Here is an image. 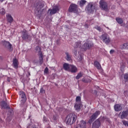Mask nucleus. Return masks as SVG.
Here are the masks:
<instances>
[{
    "label": "nucleus",
    "mask_w": 128,
    "mask_h": 128,
    "mask_svg": "<svg viewBox=\"0 0 128 128\" xmlns=\"http://www.w3.org/2000/svg\"><path fill=\"white\" fill-rule=\"evenodd\" d=\"M78 117L74 114H70L66 116V124L70 126L74 124L76 122Z\"/></svg>",
    "instance_id": "1"
},
{
    "label": "nucleus",
    "mask_w": 128,
    "mask_h": 128,
    "mask_svg": "<svg viewBox=\"0 0 128 128\" xmlns=\"http://www.w3.org/2000/svg\"><path fill=\"white\" fill-rule=\"evenodd\" d=\"M86 10L88 14H94V12L96 10V4L92 2H90L86 6Z\"/></svg>",
    "instance_id": "2"
},
{
    "label": "nucleus",
    "mask_w": 128,
    "mask_h": 128,
    "mask_svg": "<svg viewBox=\"0 0 128 128\" xmlns=\"http://www.w3.org/2000/svg\"><path fill=\"white\" fill-rule=\"evenodd\" d=\"M100 39L106 44H108L110 42V38L106 33H104L100 36Z\"/></svg>",
    "instance_id": "3"
},
{
    "label": "nucleus",
    "mask_w": 128,
    "mask_h": 128,
    "mask_svg": "<svg viewBox=\"0 0 128 128\" xmlns=\"http://www.w3.org/2000/svg\"><path fill=\"white\" fill-rule=\"evenodd\" d=\"M100 8L102 10H104L105 12H108V2L104 0H100L99 2Z\"/></svg>",
    "instance_id": "4"
},
{
    "label": "nucleus",
    "mask_w": 128,
    "mask_h": 128,
    "mask_svg": "<svg viewBox=\"0 0 128 128\" xmlns=\"http://www.w3.org/2000/svg\"><path fill=\"white\" fill-rule=\"evenodd\" d=\"M18 94L20 98H21V104H24L26 102V93L24 91H20Z\"/></svg>",
    "instance_id": "5"
},
{
    "label": "nucleus",
    "mask_w": 128,
    "mask_h": 128,
    "mask_svg": "<svg viewBox=\"0 0 128 128\" xmlns=\"http://www.w3.org/2000/svg\"><path fill=\"white\" fill-rule=\"evenodd\" d=\"M78 5H76V4H70L68 8L69 12H74L76 14H78Z\"/></svg>",
    "instance_id": "6"
},
{
    "label": "nucleus",
    "mask_w": 128,
    "mask_h": 128,
    "mask_svg": "<svg viewBox=\"0 0 128 128\" xmlns=\"http://www.w3.org/2000/svg\"><path fill=\"white\" fill-rule=\"evenodd\" d=\"M39 52L38 54H39V62L40 65L44 62V55L42 54V48L38 46H37L36 47V50H38Z\"/></svg>",
    "instance_id": "7"
},
{
    "label": "nucleus",
    "mask_w": 128,
    "mask_h": 128,
    "mask_svg": "<svg viewBox=\"0 0 128 128\" xmlns=\"http://www.w3.org/2000/svg\"><path fill=\"white\" fill-rule=\"evenodd\" d=\"M100 126H102L100 118H98L92 123V128H100Z\"/></svg>",
    "instance_id": "8"
},
{
    "label": "nucleus",
    "mask_w": 128,
    "mask_h": 128,
    "mask_svg": "<svg viewBox=\"0 0 128 128\" xmlns=\"http://www.w3.org/2000/svg\"><path fill=\"white\" fill-rule=\"evenodd\" d=\"M60 10V8L58 6H54V8L52 9H48V12H50V16H52V14H56V12H58Z\"/></svg>",
    "instance_id": "9"
},
{
    "label": "nucleus",
    "mask_w": 128,
    "mask_h": 128,
    "mask_svg": "<svg viewBox=\"0 0 128 128\" xmlns=\"http://www.w3.org/2000/svg\"><path fill=\"white\" fill-rule=\"evenodd\" d=\"M92 46H94L93 44H88V42H86L82 46V48L84 50H90V48H92Z\"/></svg>",
    "instance_id": "10"
},
{
    "label": "nucleus",
    "mask_w": 128,
    "mask_h": 128,
    "mask_svg": "<svg viewBox=\"0 0 128 128\" xmlns=\"http://www.w3.org/2000/svg\"><path fill=\"white\" fill-rule=\"evenodd\" d=\"M6 19L8 22L10 24H12L14 22V18H12V15L10 14H6Z\"/></svg>",
    "instance_id": "11"
},
{
    "label": "nucleus",
    "mask_w": 128,
    "mask_h": 128,
    "mask_svg": "<svg viewBox=\"0 0 128 128\" xmlns=\"http://www.w3.org/2000/svg\"><path fill=\"white\" fill-rule=\"evenodd\" d=\"M77 128H86V122L84 120L80 122V124L77 126Z\"/></svg>",
    "instance_id": "12"
},
{
    "label": "nucleus",
    "mask_w": 128,
    "mask_h": 128,
    "mask_svg": "<svg viewBox=\"0 0 128 128\" xmlns=\"http://www.w3.org/2000/svg\"><path fill=\"white\" fill-rule=\"evenodd\" d=\"M12 64L14 68H16V70L18 68V60L16 58L13 59Z\"/></svg>",
    "instance_id": "13"
},
{
    "label": "nucleus",
    "mask_w": 128,
    "mask_h": 128,
    "mask_svg": "<svg viewBox=\"0 0 128 128\" xmlns=\"http://www.w3.org/2000/svg\"><path fill=\"white\" fill-rule=\"evenodd\" d=\"M114 110L115 112H120L122 110V104H116L114 106Z\"/></svg>",
    "instance_id": "14"
},
{
    "label": "nucleus",
    "mask_w": 128,
    "mask_h": 128,
    "mask_svg": "<svg viewBox=\"0 0 128 128\" xmlns=\"http://www.w3.org/2000/svg\"><path fill=\"white\" fill-rule=\"evenodd\" d=\"M22 39L24 40H30V36L26 32H24L22 36Z\"/></svg>",
    "instance_id": "15"
},
{
    "label": "nucleus",
    "mask_w": 128,
    "mask_h": 128,
    "mask_svg": "<svg viewBox=\"0 0 128 128\" xmlns=\"http://www.w3.org/2000/svg\"><path fill=\"white\" fill-rule=\"evenodd\" d=\"M128 116V109L122 112V114L120 116V118L122 120H124V118H126Z\"/></svg>",
    "instance_id": "16"
},
{
    "label": "nucleus",
    "mask_w": 128,
    "mask_h": 128,
    "mask_svg": "<svg viewBox=\"0 0 128 128\" xmlns=\"http://www.w3.org/2000/svg\"><path fill=\"white\" fill-rule=\"evenodd\" d=\"M99 114H100V111H96L92 114V116H91L92 118L96 120Z\"/></svg>",
    "instance_id": "17"
},
{
    "label": "nucleus",
    "mask_w": 128,
    "mask_h": 128,
    "mask_svg": "<svg viewBox=\"0 0 128 128\" xmlns=\"http://www.w3.org/2000/svg\"><path fill=\"white\" fill-rule=\"evenodd\" d=\"M70 70L71 72H76L78 68L74 65H70Z\"/></svg>",
    "instance_id": "18"
},
{
    "label": "nucleus",
    "mask_w": 128,
    "mask_h": 128,
    "mask_svg": "<svg viewBox=\"0 0 128 128\" xmlns=\"http://www.w3.org/2000/svg\"><path fill=\"white\" fill-rule=\"evenodd\" d=\"M0 106L2 108H8V104L6 101H2L0 102Z\"/></svg>",
    "instance_id": "19"
},
{
    "label": "nucleus",
    "mask_w": 128,
    "mask_h": 128,
    "mask_svg": "<svg viewBox=\"0 0 128 128\" xmlns=\"http://www.w3.org/2000/svg\"><path fill=\"white\" fill-rule=\"evenodd\" d=\"M94 67L97 68V70H100V68H102V66L98 61H95L94 62Z\"/></svg>",
    "instance_id": "20"
},
{
    "label": "nucleus",
    "mask_w": 128,
    "mask_h": 128,
    "mask_svg": "<svg viewBox=\"0 0 128 128\" xmlns=\"http://www.w3.org/2000/svg\"><path fill=\"white\" fill-rule=\"evenodd\" d=\"M121 50H128V43H124L120 46Z\"/></svg>",
    "instance_id": "21"
},
{
    "label": "nucleus",
    "mask_w": 128,
    "mask_h": 128,
    "mask_svg": "<svg viewBox=\"0 0 128 128\" xmlns=\"http://www.w3.org/2000/svg\"><path fill=\"white\" fill-rule=\"evenodd\" d=\"M63 68L65 70H70V65L68 64L65 63L63 64Z\"/></svg>",
    "instance_id": "22"
},
{
    "label": "nucleus",
    "mask_w": 128,
    "mask_h": 128,
    "mask_svg": "<svg viewBox=\"0 0 128 128\" xmlns=\"http://www.w3.org/2000/svg\"><path fill=\"white\" fill-rule=\"evenodd\" d=\"M6 48H8L10 52H12V45L10 44V42H9Z\"/></svg>",
    "instance_id": "23"
},
{
    "label": "nucleus",
    "mask_w": 128,
    "mask_h": 128,
    "mask_svg": "<svg viewBox=\"0 0 128 128\" xmlns=\"http://www.w3.org/2000/svg\"><path fill=\"white\" fill-rule=\"evenodd\" d=\"M66 60H68V61L70 60H72V56L70 55V54L68 52H66Z\"/></svg>",
    "instance_id": "24"
},
{
    "label": "nucleus",
    "mask_w": 128,
    "mask_h": 128,
    "mask_svg": "<svg viewBox=\"0 0 128 128\" xmlns=\"http://www.w3.org/2000/svg\"><path fill=\"white\" fill-rule=\"evenodd\" d=\"M74 107L76 110H80V104L76 103Z\"/></svg>",
    "instance_id": "25"
},
{
    "label": "nucleus",
    "mask_w": 128,
    "mask_h": 128,
    "mask_svg": "<svg viewBox=\"0 0 128 128\" xmlns=\"http://www.w3.org/2000/svg\"><path fill=\"white\" fill-rule=\"evenodd\" d=\"M82 46V43L80 42H76L75 43L74 48H80Z\"/></svg>",
    "instance_id": "26"
},
{
    "label": "nucleus",
    "mask_w": 128,
    "mask_h": 128,
    "mask_svg": "<svg viewBox=\"0 0 128 128\" xmlns=\"http://www.w3.org/2000/svg\"><path fill=\"white\" fill-rule=\"evenodd\" d=\"M86 0H80V6H84L86 4Z\"/></svg>",
    "instance_id": "27"
},
{
    "label": "nucleus",
    "mask_w": 128,
    "mask_h": 128,
    "mask_svg": "<svg viewBox=\"0 0 128 128\" xmlns=\"http://www.w3.org/2000/svg\"><path fill=\"white\" fill-rule=\"evenodd\" d=\"M116 20L117 22H118V24H122V18H116Z\"/></svg>",
    "instance_id": "28"
},
{
    "label": "nucleus",
    "mask_w": 128,
    "mask_h": 128,
    "mask_svg": "<svg viewBox=\"0 0 128 128\" xmlns=\"http://www.w3.org/2000/svg\"><path fill=\"white\" fill-rule=\"evenodd\" d=\"M82 73L80 72L76 76V80H80V78H82Z\"/></svg>",
    "instance_id": "29"
},
{
    "label": "nucleus",
    "mask_w": 128,
    "mask_h": 128,
    "mask_svg": "<svg viewBox=\"0 0 128 128\" xmlns=\"http://www.w3.org/2000/svg\"><path fill=\"white\" fill-rule=\"evenodd\" d=\"M125 82H128V74H125L124 75Z\"/></svg>",
    "instance_id": "30"
},
{
    "label": "nucleus",
    "mask_w": 128,
    "mask_h": 128,
    "mask_svg": "<svg viewBox=\"0 0 128 128\" xmlns=\"http://www.w3.org/2000/svg\"><path fill=\"white\" fill-rule=\"evenodd\" d=\"M95 28L96 30H98V32H102V28H100V26H97Z\"/></svg>",
    "instance_id": "31"
},
{
    "label": "nucleus",
    "mask_w": 128,
    "mask_h": 128,
    "mask_svg": "<svg viewBox=\"0 0 128 128\" xmlns=\"http://www.w3.org/2000/svg\"><path fill=\"white\" fill-rule=\"evenodd\" d=\"M42 8H44V4H40L38 8H37V10L38 12H40V10Z\"/></svg>",
    "instance_id": "32"
},
{
    "label": "nucleus",
    "mask_w": 128,
    "mask_h": 128,
    "mask_svg": "<svg viewBox=\"0 0 128 128\" xmlns=\"http://www.w3.org/2000/svg\"><path fill=\"white\" fill-rule=\"evenodd\" d=\"M122 122L125 126H128V121H126V120H122Z\"/></svg>",
    "instance_id": "33"
},
{
    "label": "nucleus",
    "mask_w": 128,
    "mask_h": 128,
    "mask_svg": "<svg viewBox=\"0 0 128 128\" xmlns=\"http://www.w3.org/2000/svg\"><path fill=\"white\" fill-rule=\"evenodd\" d=\"M10 44V42L8 41H4V46L6 48L8 46V44Z\"/></svg>",
    "instance_id": "34"
},
{
    "label": "nucleus",
    "mask_w": 128,
    "mask_h": 128,
    "mask_svg": "<svg viewBox=\"0 0 128 128\" xmlns=\"http://www.w3.org/2000/svg\"><path fill=\"white\" fill-rule=\"evenodd\" d=\"M80 100H81L80 96H78L76 97V102H80Z\"/></svg>",
    "instance_id": "35"
},
{
    "label": "nucleus",
    "mask_w": 128,
    "mask_h": 128,
    "mask_svg": "<svg viewBox=\"0 0 128 128\" xmlns=\"http://www.w3.org/2000/svg\"><path fill=\"white\" fill-rule=\"evenodd\" d=\"M94 118L92 119V116H90V119L88 121V124H92V122H94Z\"/></svg>",
    "instance_id": "36"
},
{
    "label": "nucleus",
    "mask_w": 128,
    "mask_h": 128,
    "mask_svg": "<svg viewBox=\"0 0 128 128\" xmlns=\"http://www.w3.org/2000/svg\"><path fill=\"white\" fill-rule=\"evenodd\" d=\"M40 94H44V92H46V90L42 88L40 90Z\"/></svg>",
    "instance_id": "37"
},
{
    "label": "nucleus",
    "mask_w": 128,
    "mask_h": 128,
    "mask_svg": "<svg viewBox=\"0 0 128 128\" xmlns=\"http://www.w3.org/2000/svg\"><path fill=\"white\" fill-rule=\"evenodd\" d=\"M44 72L45 74H48V67H46L44 70Z\"/></svg>",
    "instance_id": "38"
},
{
    "label": "nucleus",
    "mask_w": 128,
    "mask_h": 128,
    "mask_svg": "<svg viewBox=\"0 0 128 128\" xmlns=\"http://www.w3.org/2000/svg\"><path fill=\"white\" fill-rule=\"evenodd\" d=\"M73 52L74 54V56H76L77 54H78V50L76 49H74V50H73Z\"/></svg>",
    "instance_id": "39"
},
{
    "label": "nucleus",
    "mask_w": 128,
    "mask_h": 128,
    "mask_svg": "<svg viewBox=\"0 0 128 128\" xmlns=\"http://www.w3.org/2000/svg\"><path fill=\"white\" fill-rule=\"evenodd\" d=\"M1 14H6V10H4V8L2 9V11L0 12Z\"/></svg>",
    "instance_id": "40"
},
{
    "label": "nucleus",
    "mask_w": 128,
    "mask_h": 128,
    "mask_svg": "<svg viewBox=\"0 0 128 128\" xmlns=\"http://www.w3.org/2000/svg\"><path fill=\"white\" fill-rule=\"evenodd\" d=\"M43 120H44V122H48V118H46V116H44Z\"/></svg>",
    "instance_id": "41"
},
{
    "label": "nucleus",
    "mask_w": 128,
    "mask_h": 128,
    "mask_svg": "<svg viewBox=\"0 0 128 128\" xmlns=\"http://www.w3.org/2000/svg\"><path fill=\"white\" fill-rule=\"evenodd\" d=\"M124 94L125 96H128V91H125L124 92Z\"/></svg>",
    "instance_id": "42"
},
{
    "label": "nucleus",
    "mask_w": 128,
    "mask_h": 128,
    "mask_svg": "<svg viewBox=\"0 0 128 128\" xmlns=\"http://www.w3.org/2000/svg\"><path fill=\"white\" fill-rule=\"evenodd\" d=\"M114 50H110V54H114Z\"/></svg>",
    "instance_id": "43"
},
{
    "label": "nucleus",
    "mask_w": 128,
    "mask_h": 128,
    "mask_svg": "<svg viewBox=\"0 0 128 128\" xmlns=\"http://www.w3.org/2000/svg\"><path fill=\"white\" fill-rule=\"evenodd\" d=\"M82 60V56H80V60Z\"/></svg>",
    "instance_id": "44"
},
{
    "label": "nucleus",
    "mask_w": 128,
    "mask_h": 128,
    "mask_svg": "<svg viewBox=\"0 0 128 128\" xmlns=\"http://www.w3.org/2000/svg\"><path fill=\"white\" fill-rule=\"evenodd\" d=\"M106 120H107V122H110V119L108 118Z\"/></svg>",
    "instance_id": "45"
},
{
    "label": "nucleus",
    "mask_w": 128,
    "mask_h": 128,
    "mask_svg": "<svg viewBox=\"0 0 128 128\" xmlns=\"http://www.w3.org/2000/svg\"><path fill=\"white\" fill-rule=\"evenodd\" d=\"M10 114H12V112H13L12 110H11L10 111Z\"/></svg>",
    "instance_id": "46"
},
{
    "label": "nucleus",
    "mask_w": 128,
    "mask_h": 128,
    "mask_svg": "<svg viewBox=\"0 0 128 128\" xmlns=\"http://www.w3.org/2000/svg\"><path fill=\"white\" fill-rule=\"evenodd\" d=\"M56 44H58V40H56Z\"/></svg>",
    "instance_id": "47"
},
{
    "label": "nucleus",
    "mask_w": 128,
    "mask_h": 128,
    "mask_svg": "<svg viewBox=\"0 0 128 128\" xmlns=\"http://www.w3.org/2000/svg\"><path fill=\"white\" fill-rule=\"evenodd\" d=\"M94 92H95V94H98V91L94 90Z\"/></svg>",
    "instance_id": "48"
},
{
    "label": "nucleus",
    "mask_w": 128,
    "mask_h": 128,
    "mask_svg": "<svg viewBox=\"0 0 128 128\" xmlns=\"http://www.w3.org/2000/svg\"><path fill=\"white\" fill-rule=\"evenodd\" d=\"M0 60H2V56H0Z\"/></svg>",
    "instance_id": "49"
},
{
    "label": "nucleus",
    "mask_w": 128,
    "mask_h": 128,
    "mask_svg": "<svg viewBox=\"0 0 128 128\" xmlns=\"http://www.w3.org/2000/svg\"><path fill=\"white\" fill-rule=\"evenodd\" d=\"M1 2H4V0H0Z\"/></svg>",
    "instance_id": "50"
},
{
    "label": "nucleus",
    "mask_w": 128,
    "mask_h": 128,
    "mask_svg": "<svg viewBox=\"0 0 128 128\" xmlns=\"http://www.w3.org/2000/svg\"><path fill=\"white\" fill-rule=\"evenodd\" d=\"M28 75H29V76H30V73H28Z\"/></svg>",
    "instance_id": "51"
},
{
    "label": "nucleus",
    "mask_w": 128,
    "mask_h": 128,
    "mask_svg": "<svg viewBox=\"0 0 128 128\" xmlns=\"http://www.w3.org/2000/svg\"><path fill=\"white\" fill-rule=\"evenodd\" d=\"M82 82H84V80H82Z\"/></svg>",
    "instance_id": "52"
},
{
    "label": "nucleus",
    "mask_w": 128,
    "mask_h": 128,
    "mask_svg": "<svg viewBox=\"0 0 128 128\" xmlns=\"http://www.w3.org/2000/svg\"><path fill=\"white\" fill-rule=\"evenodd\" d=\"M120 114H122V112H120Z\"/></svg>",
    "instance_id": "53"
}]
</instances>
